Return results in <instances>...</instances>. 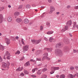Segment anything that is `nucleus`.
I'll return each instance as SVG.
<instances>
[{"label": "nucleus", "instance_id": "53", "mask_svg": "<svg viewBox=\"0 0 78 78\" xmlns=\"http://www.w3.org/2000/svg\"><path fill=\"white\" fill-rule=\"evenodd\" d=\"M44 39L45 41H47L48 40V39L46 37H45Z\"/></svg>", "mask_w": 78, "mask_h": 78}, {"label": "nucleus", "instance_id": "2", "mask_svg": "<svg viewBox=\"0 0 78 78\" xmlns=\"http://www.w3.org/2000/svg\"><path fill=\"white\" fill-rule=\"evenodd\" d=\"M55 53L56 55H62V52L60 49H55Z\"/></svg>", "mask_w": 78, "mask_h": 78}, {"label": "nucleus", "instance_id": "15", "mask_svg": "<svg viewBox=\"0 0 78 78\" xmlns=\"http://www.w3.org/2000/svg\"><path fill=\"white\" fill-rule=\"evenodd\" d=\"M53 40H54V39L52 37H50L49 39V41L50 42H52L53 41Z\"/></svg>", "mask_w": 78, "mask_h": 78}, {"label": "nucleus", "instance_id": "44", "mask_svg": "<svg viewBox=\"0 0 78 78\" xmlns=\"http://www.w3.org/2000/svg\"><path fill=\"white\" fill-rule=\"evenodd\" d=\"M66 31V29H63L61 30V32L62 33H63V32H64Z\"/></svg>", "mask_w": 78, "mask_h": 78}, {"label": "nucleus", "instance_id": "24", "mask_svg": "<svg viewBox=\"0 0 78 78\" xmlns=\"http://www.w3.org/2000/svg\"><path fill=\"white\" fill-rule=\"evenodd\" d=\"M5 55L7 56L10 55V54H9V53L8 51H6L5 52Z\"/></svg>", "mask_w": 78, "mask_h": 78}, {"label": "nucleus", "instance_id": "50", "mask_svg": "<svg viewBox=\"0 0 78 78\" xmlns=\"http://www.w3.org/2000/svg\"><path fill=\"white\" fill-rule=\"evenodd\" d=\"M65 29L66 30H67V29H68V26H65Z\"/></svg>", "mask_w": 78, "mask_h": 78}, {"label": "nucleus", "instance_id": "63", "mask_svg": "<svg viewBox=\"0 0 78 78\" xmlns=\"http://www.w3.org/2000/svg\"><path fill=\"white\" fill-rule=\"evenodd\" d=\"M56 77H57V78H59V75H57L56 76Z\"/></svg>", "mask_w": 78, "mask_h": 78}, {"label": "nucleus", "instance_id": "56", "mask_svg": "<svg viewBox=\"0 0 78 78\" xmlns=\"http://www.w3.org/2000/svg\"><path fill=\"white\" fill-rule=\"evenodd\" d=\"M30 61L31 62L32 61V62H34V61H35L33 59H31L30 60Z\"/></svg>", "mask_w": 78, "mask_h": 78}, {"label": "nucleus", "instance_id": "61", "mask_svg": "<svg viewBox=\"0 0 78 78\" xmlns=\"http://www.w3.org/2000/svg\"><path fill=\"white\" fill-rule=\"evenodd\" d=\"M46 59H48V60H50V59L49 58H48L47 57V56H46Z\"/></svg>", "mask_w": 78, "mask_h": 78}, {"label": "nucleus", "instance_id": "52", "mask_svg": "<svg viewBox=\"0 0 78 78\" xmlns=\"http://www.w3.org/2000/svg\"><path fill=\"white\" fill-rule=\"evenodd\" d=\"M77 50L76 49H73V52L74 53H76Z\"/></svg>", "mask_w": 78, "mask_h": 78}, {"label": "nucleus", "instance_id": "16", "mask_svg": "<svg viewBox=\"0 0 78 78\" xmlns=\"http://www.w3.org/2000/svg\"><path fill=\"white\" fill-rule=\"evenodd\" d=\"M73 76L72 74H69L68 76V78H73Z\"/></svg>", "mask_w": 78, "mask_h": 78}, {"label": "nucleus", "instance_id": "14", "mask_svg": "<svg viewBox=\"0 0 78 78\" xmlns=\"http://www.w3.org/2000/svg\"><path fill=\"white\" fill-rule=\"evenodd\" d=\"M42 53V51H37L36 53L37 55H40V54H41Z\"/></svg>", "mask_w": 78, "mask_h": 78}, {"label": "nucleus", "instance_id": "64", "mask_svg": "<svg viewBox=\"0 0 78 78\" xmlns=\"http://www.w3.org/2000/svg\"><path fill=\"white\" fill-rule=\"evenodd\" d=\"M16 39H19V37H16Z\"/></svg>", "mask_w": 78, "mask_h": 78}, {"label": "nucleus", "instance_id": "12", "mask_svg": "<svg viewBox=\"0 0 78 78\" xmlns=\"http://www.w3.org/2000/svg\"><path fill=\"white\" fill-rule=\"evenodd\" d=\"M54 32L53 31H48L47 32V34H48L49 35V34H53Z\"/></svg>", "mask_w": 78, "mask_h": 78}, {"label": "nucleus", "instance_id": "27", "mask_svg": "<svg viewBox=\"0 0 78 78\" xmlns=\"http://www.w3.org/2000/svg\"><path fill=\"white\" fill-rule=\"evenodd\" d=\"M65 75L62 74L60 76V78H65Z\"/></svg>", "mask_w": 78, "mask_h": 78}, {"label": "nucleus", "instance_id": "40", "mask_svg": "<svg viewBox=\"0 0 78 78\" xmlns=\"http://www.w3.org/2000/svg\"><path fill=\"white\" fill-rule=\"evenodd\" d=\"M6 58L7 59H9V60L10 59H11V58H10V55L7 56Z\"/></svg>", "mask_w": 78, "mask_h": 78}, {"label": "nucleus", "instance_id": "60", "mask_svg": "<svg viewBox=\"0 0 78 78\" xmlns=\"http://www.w3.org/2000/svg\"><path fill=\"white\" fill-rule=\"evenodd\" d=\"M23 67H22L20 68V71H21V70H23Z\"/></svg>", "mask_w": 78, "mask_h": 78}, {"label": "nucleus", "instance_id": "41", "mask_svg": "<svg viewBox=\"0 0 78 78\" xmlns=\"http://www.w3.org/2000/svg\"><path fill=\"white\" fill-rule=\"evenodd\" d=\"M21 42L23 45H25V43H24V42H23V39H22L21 40Z\"/></svg>", "mask_w": 78, "mask_h": 78}, {"label": "nucleus", "instance_id": "26", "mask_svg": "<svg viewBox=\"0 0 78 78\" xmlns=\"http://www.w3.org/2000/svg\"><path fill=\"white\" fill-rule=\"evenodd\" d=\"M69 69L71 70H74V69H75V67L73 66H71L70 67Z\"/></svg>", "mask_w": 78, "mask_h": 78}, {"label": "nucleus", "instance_id": "59", "mask_svg": "<svg viewBox=\"0 0 78 78\" xmlns=\"http://www.w3.org/2000/svg\"><path fill=\"white\" fill-rule=\"evenodd\" d=\"M48 1L49 3H51V2H52L51 0H48Z\"/></svg>", "mask_w": 78, "mask_h": 78}, {"label": "nucleus", "instance_id": "35", "mask_svg": "<svg viewBox=\"0 0 78 78\" xmlns=\"http://www.w3.org/2000/svg\"><path fill=\"white\" fill-rule=\"evenodd\" d=\"M61 44L60 43L57 44L56 45V47H59V46H61Z\"/></svg>", "mask_w": 78, "mask_h": 78}, {"label": "nucleus", "instance_id": "31", "mask_svg": "<svg viewBox=\"0 0 78 78\" xmlns=\"http://www.w3.org/2000/svg\"><path fill=\"white\" fill-rule=\"evenodd\" d=\"M37 70V68H35V69H33L32 70V73H34V72H35V71Z\"/></svg>", "mask_w": 78, "mask_h": 78}, {"label": "nucleus", "instance_id": "7", "mask_svg": "<svg viewBox=\"0 0 78 78\" xmlns=\"http://www.w3.org/2000/svg\"><path fill=\"white\" fill-rule=\"evenodd\" d=\"M59 67H52L51 68V70H59Z\"/></svg>", "mask_w": 78, "mask_h": 78}, {"label": "nucleus", "instance_id": "54", "mask_svg": "<svg viewBox=\"0 0 78 78\" xmlns=\"http://www.w3.org/2000/svg\"><path fill=\"white\" fill-rule=\"evenodd\" d=\"M66 43V44H67L68 43V42H69V41L68 40H65L64 41Z\"/></svg>", "mask_w": 78, "mask_h": 78}, {"label": "nucleus", "instance_id": "5", "mask_svg": "<svg viewBox=\"0 0 78 78\" xmlns=\"http://www.w3.org/2000/svg\"><path fill=\"white\" fill-rule=\"evenodd\" d=\"M23 52H24V51H27L29 49V45H27L24 46L23 48Z\"/></svg>", "mask_w": 78, "mask_h": 78}, {"label": "nucleus", "instance_id": "3", "mask_svg": "<svg viewBox=\"0 0 78 78\" xmlns=\"http://www.w3.org/2000/svg\"><path fill=\"white\" fill-rule=\"evenodd\" d=\"M8 66L7 64L5 63L4 62L3 63L2 69V70H5V69H7V68H8Z\"/></svg>", "mask_w": 78, "mask_h": 78}, {"label": "nucleus", "instance_id": "4", "mask_svg": "<svg viewBox=\"0 0 78 78\" xmlns=\"http://www.w3.org/2000/svg\"><path fill=\"white\" fill-rule=\"evenodd\" d=\"M50 10L49 12V14H51L53 11H55V7L53 6H51L50 7Z\"/></svg>", "mask_w": 78, "mask_h": 78}, {"label": "nucleus", "instance_id": "34", "mask_svg": "<svg viewBox=\"0 0 78 78\" xmlns=\"http://www.w3.org/2000/svg\"><path fill=\"white\" fill-rule=\"evenodd\" d=\"M17 54V55H19L20 54V51L19 50H18L16 53H15V55H16Z\"/></svg>", "mask_w": 78, "mask_h": 78}, {"label": "nucleus", "instance_id": "11", "mask_svg": "<svg viewBox=\"0 0 78 78\" xmlns=\"http://www.w3.org/2000/svg\"><path fill=\"white\" fill-rule=\"evenodd\" d=\"M7 20L8 22H10L12 21V17L11 16H9L7 18Z\"/></svg>", "mask_w": 78, "mask_h": 78}, {"label": "nucleus", "instance_id": "32", "mask_svg": "<svg viewBox=\"0 0 78 78\" xmlns=\"http://www.w3.org/2000/svg\"><path fill=\"white\" fill-rule=\"evenodd\" d=\"M30 76H31V77H32V78H36V75H35L34 74L31 75Z\"/></svg>", "mask_w": 78, "mask_h": 78}, {"label": "nucleus", "instance_id": "9", "mask_svg": "<svg viewBox=\"0 0 78 78\" xmlns=\"http://www.w3.org/2000/svg\"><path fill=\"white\" fill-rule=\"evenodd\" d=\"M6 44H7V45H9L10 44L11 42H10V39L8 38H6Z\"/></svg>", "mask_w": 78, "mask_h": 78}, {"label": "nucleus", "instance_id": "38", "mask_svg": "<svg viewBox=\"0 0 78 78\" xmlns=\"http://www.w3.org/2000/svg\"><path fill=\"white\" fill-rule=\"evenodd\" d=\"M46 58H47V56H46L43 57L42 58V61H44V59H46Z\"/></svg>", "mask_w": 78, "mask_h": 78}, {"label": "nucleus", "instance_id": "43", "mask_svg": "<svg viewBox=\"0 0 78 78\" xmlns=\"http://www.w3.org/2000/svg\"><path fill=\"white\" fill-rule=\"evenodd\" d=\"M36 60L37 61H41V58H37Z\"/></svg>", "mask_w": 78, "mask_h": 78}, {"label": "nucleus", "instance_id": "28", "mask_svg": "<svg viewBox=\"0 0 78 78\" xmlns=\"http://www.w3.org/2000/svg\"><path fill=\"white\" fill-rule=\"evenodd\" d=\"M22 8H23V5H20L18 7V9H22Z\"/></svg>", "mask_w": 78, "mask_h": 78}, {"label": "nucleus", "instance_id": "51", "mask_svg": "<svg viewBox=\"0 0 78 78\" xmlns=\"http://www.w3.org/2000/svg\"><path fill=\"white\" fill-rule=\"evenodd\" d=\"M75 69H76V70H78V66H75Z\"/></svg>", "mask_w": 78, "mask_h": 78}, {"label": "nucleus", "instance_id": "17", "mask_svg": "<svg viewBox=\"0 0 78 78\" xmlns=\"http://www.w3.org/2000/svg\"><path fill=\"white\" fill-rule=\"evenodd\" d=\"M75 27H76L77 28H78V25H76V22H74L73 28H75Z\"/></svg>", "mask_w": 78, "mask_h": 78}, {"label": "nucleus", "instance_id": "13", "mask_svg": "<svg viewBox=\"0 0 78 78\" xmlns=\"http://www.w3.org/2000/svg\"><path fill=\"white\" fill-rule=\"evenodd\" d=\"M30 65V62H28L24 64V66H25V67H27V66H29Z\"/></svg>", "mask_w": 78, "mask_h": 78}, {"label": "nucleus", "instance_id": "47", "mask_svg": "<svg viewBox=\"0 0 78 78\" xmlns=\"http://www.w3.org/2000/svg\"><path fill=\"white\" fill-rule=\"evenodd\" d=\"M75 76H77V77H78V73H77L75 74V75H74L73 76L74 77H75Z\"/></svg>", "mask_w": 78, "mask_h": 78}, {"label": "nucleus", "instance_id": "19", "mask_svg": "<svg viewBox=\"0 0 78 78\" xmlns=\"http://www.w3.org/2000/svg\"><path fill=\"white\" fill-rule=\"evenodd\" d=\"M20 14V13H19V12H16L14 13V15H15V16H19V15Z\"/></svg>", "mask_w": 78, "mask_h": 78}, {"label": "nucleus", "instance_id": "57", "mask_svg": "<svg viewBox=\"0 0 78 78\" xmlns=\"http://www.w3.org/2000/svg\"><path fill=\"white\" fill-rule=\"evenodd\" d=\"M40 30H41V31H42V30H43V27H42V26H41Z\"/></svg>", "mask_w": 78, "mask_h": 78}, {"label": "nucleus", "instance_id": "48", "mask_svg": "<svg viewBox=\"0 0 78 78\" xmlns=\"http://www.w3.org/2000/svg\"><path fill=\"white\" fill-rule=\"evenodd\" d=\"M2 61H3V59L1 57V56H0V62H2Z\"/></svg>", "mask_w": 78, "mask_h": 78}, {"label": "nucleus", "instance_id": "8", "mask_svg": "<svg viewBox=\"0 0 78 78\" xmlns=\"http://www.w3.org/2000/svg\"><path fill=\"white\" fill-rule=\"evenodd\" d=\"M3 15L2 14L0 15V21L2 23L3 22Z\"/></svg>", "mask_w": 78, "mask_h": 78}, {"label": "nucleus", "instance_id": "42", "mask_svg": "<svg viewBox=\"0 0 78 78\" xmlns=\"http://www.w3.org/2000/svg\"><path fill=\"white\" fill-rule=\"evenodd\" d=\"M24 59H25V58L24 57H22L21 59H20V61H23Z\"/></svg>", "mask_w": 78, "mask_h": 78}, {"label": "nucleus", "instance_id": "55", "mask_svg": "<svg viewBox=\"0 0 78 78\" xmlns=\"http://www.w3.org/2000/svg\"><path fill=\"white\" fill-rule=\"evenodd\" d=\"M68 9H69V8H70V5H68L67 7H66Z\"/></svg>", "mask_w": 78, "mask_h": 78}, {"label": "nucleus", "instance_id": "62", "mask_svg": "<svg viewBox=\"0 0 78 78\" xmlns=\"http://www.w3.org/2000/svg\"><path fill=\"white\" fill-rule=\"evenodd\" d=\"M8 6V8H10L11 7V6L10 5H9Z\"/></svg>", "mask_w": 78, "mask_h": 78}, {"label": "nucleus", "instance_id": "10", "mask_svg": "<svg viewBox=\"0 0 78 78\" xmlns=\"http://www.w3.org/2000/svg\"><path fill=\"white\" fill-rule=\"evenodd\" d=\"M24 23H29V20L27 18H26L24 20Z\"/></svg>", "mask_w": 78, "mask_h": 78}, {"label": "nucleus", "instance_id": "45", "mask_svg": "<svg viewBox=\"0 0 78 78\" xmlns=\"http://www.w3.org/2000/svg\"><path fill=\"white\" fill-rule=\"evenodd\" d=\"M44 14H45V12L43 13L42 15H41V17H44V16H45L44 15Z\"/></svg>", "mask_w": 78, "mask_h": 78}, {"label": "nucleus", "instance_id": "18", "mask_svg": "<svg viewBox=\"0 0 78 78\" xmlns=\"http://www.w3.org/2000/svg\"><path fill=\"white\" fill-rule=\"evenodd\" d=\"M24 73L26 75H28L29 73L28 71L25 69H24Z\"/></svg>", "mask_w": 78, "mask_h": 78}, {"label": "nucleus", "instance_id": "6", "mask_svg": "<svg viewBox=\"0 0 78 78\" xmlns=\"http://www.w3.org/2000/svg\"><path fill=\"white\" fill-rule=\"evenodd\" d=\"M66 25L67 26H71L72 25V20H70L67 22Z\"/></svg>", "mask_w": 78, "mask_h": 78}, {"label": "nucleus", "instance_id": "46", "mask_svg": "<svg viewBox=\"0 0 78 78\" xmlns=\"http://www.w3.org/2000/svg\"><path fill=\"white\" fill-rule=\"evenodd\" d=\"M7 66L8 67L9 66V65H10V63L9 62H7Z\"/></svg>", "mask_w": 78, "mask_h": 78}, {"label": "nucleus", "instance_id": "29", "mask_svg": "<svg viewBox=\"0 0 78 78\" xmlns=\"http://www.w3.org/2000/svg\"><path fill=\"white\" fill-rule=\"evenodd\" d=\"M47 71V68H44L42 69V72H46V71Z\"/></svg>", "mask_w": 78, "mask_h": 78}, {"label": "nucleus", "instance_id": "49", "mask_svg": "<svg viewBox=\"0 0 78 78\" xmlns=\"http://www.w3.org/2000/svg\"><path fill=\"white\" fill-rule=\"evenodd\" d=\"M55 73V72L53 71H52L50 72V74L51 75V74H53V73Z\"/></svg>", "mask_w": 78, "mask_h": 78}, {"label": "nucleus", "instance_id": "37", "mask_svg": "<svg viewBox=\"0 0 78 78\" xmlns=\"http://www.w3.org/2000/svg\"><path fill=\"white\" fill-rule=\"evenodd\" d=\"M3 9H4V7H2L0 8V11H3Z\"/></svg>", "mask_w": 78, "mask_h": 78}, {"label": "nucleus", "instance_id": "23", "mask_svg": "<svg viewBox=\"0 0 78 78\" xmlns=\"http://www.w3.org/2000/svg\"><path fill=\"white\" fill-rule=\"evenodd\" d=\"M41 73H42V72L41 70H38L37 72V75H41Z\"/></svg>", "mask_w": 78, "mask_h": 78}, {"label": "nucleus", "instance_id": "39", "mask_svg": "<svg viewBox=\"0 0 78 78\" xmlns=\"http://www.w3.org/2000/svg\"><path fill=\"white\" fill-rule=\"evenodd\" d=\"M16 72H20V68L19 67L18 69H16Z\"/></svg>", "mask_w": 78, "mask_h": 78}, {"label": "nucleus", "instance_id": "58", "mask_svg": "<svg viewBox=\"0 0 78 78\" xmlns=\"http://www.w3.org/2000/svg\"><path fill=\"white\" fill-rule=\"evenodd\" d=\"M44 55L45 56H48V53H45Z\"/></svg>", "mask_w": 78, "mask_h": 78}, {"label": "nucleus", "instance_id": "20", "mask_svg": "<svg viewBox=\"0 0 78 78\" xmlns=\"http://www.w3.org/2000/svg\"><path fill=\"white\" fill-rule=\"evenodd\" d=\"M16 22H18V23H20V22L21 21H22V19L19 18H17L16 20Z\"/></svg>", "mask_w": 78, "mask_h": 78}, {"label": "nucleus", "instance_id": "21", "mask_svg": "<svg viewBox=\"0 0 78 78\" xmlns=\"http://www.w3.org/2000/svg\"><path fill=\"white\" fill-rule=\"evenodd\" d=\"M26 7L27 9H30L31 8V6L29 4L27 5Z\"/></svg>", "mask_w": 78, "mask_h": 78}, {"label": "nucleus", "instance_id": "36", "mask_svg": "<svg viewBox=\"0 0 78 78\" xmlns=\"http://www.w3.org/2000/svg\"><path fill=\"white\" fill-rule=\"evenodd\" d=\"M47 76L45 75H43L42 76V78H47Z\"/></svg>", "mask_w": 78, "mask_h": 78}, {"label": "nucleus", "instance_id": "1", "mask_svg": "<svg viewBox=\"0 0 78 78\" xmlns=\"http://www.w3.org/2000/svg\"><path fill=\"white\" fill-rule=\"evenodd\" d=\"M41 41H42L41 39L38 40H31V42L34 44H38L39 42Z\"/></svg>", "mask_w": 78, "mask_h": 78}, {"label": "nucleus", "instance_id": "22", "mask_svg": "<svg viewBox=\"0 0 78 78\" xmlns=\"http://www.w3.org/2000/svg\"><path fill=\"white\" fill-rule=\"evenodd\" d=\"M46 50H47L48 51H49V52H51L52 50V49L51 48H46Z\"/></svg>", "mask_w": 78, "mask_h": 78}, {"label": "nucleus", "instance_id": "33", "mask_svg": "<svg viewBox=\"0 0 78 78\" xmlns=\"http://www.w3.org/2000/svg\"><path fill=\"white\" fill-rule=\"evenodd\" d=\"M20 76H25V74L23 73H21L20 74Z\"/></svg>", "mask_w": 78, "mask_h": 78}, {"label": "nucleus", "instance_id": "25", "mask_svg": "<svg viewBox=\"0 0 78 78\" xmlns=\"http://www.w3.org/2000/svg\"><path fill=\"white\" fill-rule=\"evenodd\" d=\"M5 47L4 46H0V50H2V51H3V50H4Z\"/></svg>", "mask_w": 78, "mask_h": 78}, {"label": "nucleus", "instance_id": "30", "mask_svg": "<svg viewBox=\"0 0 78 78\" xmlns=\"http://www.w3.org/2000/svg\"><path fill=\"white\" fill-rule=\"evenodd\" d=\"M46 25L47 26V27H50V23L48 22H47L46 23Z\"/></svg>", "mask_w": 78, "mask_h": 78}]
</instances>
